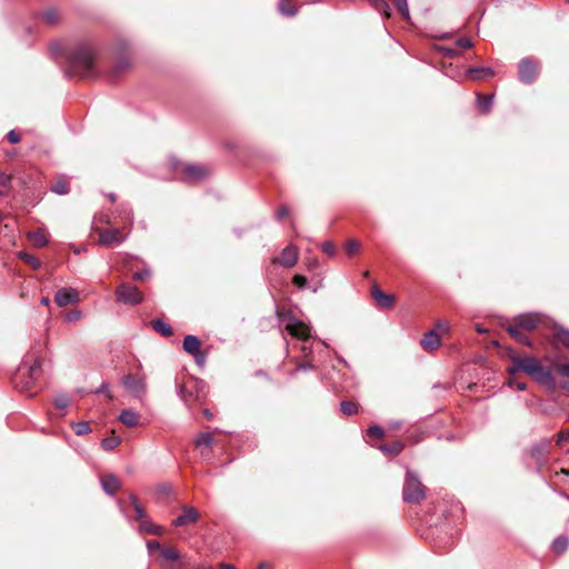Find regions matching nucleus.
I'll return each instance as SVG.
<instances>
[{
	"label": "nucleus",
	"mask_w": 569,
	"mask_h": 569,
	"mask_svg": "<svg viewBox=\"0 0 569 569\" xmlns=\"http://www.w3.org/2000/svg\"><path fill=\"white\" fill-rule=\"evenodd\" d=\"M199 517L200 515L194 508L183 507L182 515H180L177 519L173 520V525L176 527H181L189 523H194L198 521Z\"/></svg>",
	"instance_id": "9b49d317"
},
{
	"label": "nucleus",
	"mask_w": 569,
	"mask_h": 569,
	"mask_svg": "<svg viewBox=\"0 0 569 569\" xmlns=\"http://www.w3.org/2000/svg\"><path fill=\"white\" fill-rule=\"evenodd\" d=\"M569 440V430L559 433V442Z\"/></svg>",
	"instance_id": "5fc2aeb1"
},
{
	"label": "nucleus",
	"mask_w": 569,
	"mask_h": 569,
	"mask_svg": "<svg viewBox=\"0 0 569 569\" xmlns=\"http://www.w3.org/2000/svg\"><path fill=\"white\" fill-rule=\"evenodd\" d=\"M150 278V271L149 270H143L141 272H136L133 274V279L137 280V281H143L146 279Z\"/></svg>",
	"instance_id": "09e8293b"
},
{
	"label": "nucleus",
	"mask_w": 569,
	"mask_h": 569,
	"mask_svg": "<svg viewBox=\"0 0 569 569\" xmlns=\"http://www.w3.org/2000/svg\"><path fill=\"white\" fill-rule=\"evenodd\" d=\"M476 329H477V331H478V332H485V331H486V330H485V329H482L480 326H477V328H476Z\"/></svg>",
	"instance_id": "680f3d73"
},
{
	"label": "nucleus",
	"mask_w": 569,
	"mask_h": 569,
	"mask_svg": "<svg viewBox=\"0 0 569 569\" xmlns=\"http://www.w3.org/2000/svg\"><path fill=\"white\" fill-rule=\"evenodd\" d=\"M548 445H549L548 440H545L538 445H535L530 450L531 456L533 458H536L537 460H541L545 456V451H546V448Z\"/></svg>",
	"instance_id": "a878e982"
},
{
	"label": "nucleus",
	"mask_w": 569,
	"mask_h": 569,
	"mask_svg": "<svg viewBox=\"0 0 569 569\" xmlns=\"http://www.w3.org/2000/svg\"><path fill=\"white\" fill-rule=\"evenodd\" d=\"M516 368L526 371L528 375L537 379H545L548 377V373L543 371L536 358L527 357L518 359Z\"/></svg>",
	"instance_id": "7ed1b4c3"
},
{
	"label": "nucleus",
	"mask_w": 569,
	"mask_h": 569,
	"mask_svg": "<svg viewBox=\"0 0 569 569\" xmlns=\"http://www.w3.org/2000/svg\"><path fill=\"white\" fill-rule=\"evenodd\" d=\"M147 548H148L149 551L161 550L162 549L161 545L157 540L148 541L147 542Z\"/></svg>",
	"instance_id": "8fccbe9b"
},
{
	"label": "nucleus",
	"mask_w": 569,
	"mask_h": 569,
	"mask_svg": "<svg viewBox=\"0 0 569 569\" xmlns=\"http://www.w3.org/2000/svg\"><path fill=\"white\" fill-rule=\"evenodd\" d=\"M70 426L77 436H83L91 432V427L87 421L71 422Z\"/></svg>",
	"instance_id": "4be33fe9"
},
{
	"label": "nucleus",
	"mask_w": 569,
	"mask_h": 569,
	"mask_svg": "<svg viewBox=\"0 0 569 569\" xmlns=\"http://www.w3.org/2000/svg\"><path fill=\"white\" fill-rule=\"evenodd\" d=\"M367 436L369 438L381 439L385 436V430L381 427L377 426V425L370 426L367 429Z\"/></svg>",
	"instance_id": "c9c22d12"
},
{
	"label": "nucleus",
	"mask_w": 569,
	"mask_h": 569,
	"mask_svg": "<svg viewBox=\"0 0 569 569\" xmlns=\"http://www.w3.org/2000/svg\"><path fill=\"white\" fill-rule=\"evenodd\" d=\"M556 340L569 348V331L560 328L556 332Z\"/></svg>",
	"instance_id": "58836bf2"
},
{
	"label": "nucleus",
	"mask_w": 569,
	"mask_h": 569,
	"mask_svg": "<svg viewBox=\"0 0 569 569\" xmlns=\"http://www.w3.org/2000/svg\"><path fill=\"white\" fill-rule=\"evenodd\" d=\"M519 329L520 328L518 327V323L516 322L515 326H509L507 330L510 333V336L513 337L516 340L525 342L523 337L520 333Z\"/></svg>",
	"instance_id": "79ce46f5"
},
{
	"label": "nucleus",
	"mask_w": 569,
	"mask_h": 569,
	"mask_svg": "<svg viewBox=\"0 0 569 569\" xmlns=\"http://www.w3.org/2000/svg\"><path fill=\"white\" fill-rule=\"evenodd\" d=\"M54 406L58 408V409H66L69 405V399L67 397L66 393H61L60 396H58L54 400Z\"/></svg>",
	"instance_id": "ea45409f"
},
{
	"label": "nucleus",
	"mask_w": 569,
	"mask_h": 569,
	"mask_svg": "<svg viewBox=\"0 0 569 569\" xmlns=\"http://www.w3.org/2000/svg\"><path fill=\"white\" fill-rule=\"evenodd\" d=\"M8 140L11 142V143H17L20 141V136L16 132V131H10L8 133Z\"/></svg>",
	"instance_id": "3c124183"
},
{
	"label": "nucleus",
	"mask_w": 569,
	"mask_h": 569,
	"mask_svg": "<svg viewBox=\"0 0 569 569\" xmlns=\"http://www.w3.org/2000/svg\"><path fill=\"white\" fill-rule=\"evenodd\" d=\"M569 3V0H566Z\"/></svg>",
	"instance_id": "338daca9"
},
{
	"label": "nucleus",
	"mask_w": 569,
	"mask_h": 569,
	"mask_svg": "<svg viewBox=\"0 0 569 569\" xmlns=\"http://www.w3.org/2000/svg\"><path fill=\"white\" fill-rule=\"evenodd\" d=\"M220 568L221 569H237L233 565H230V563H221Z\"/></svg>",
	"instance_id": "13d9d810"
},
{
	"label": "nucleus",
	"mask_w": 569,
	"mask_h": 569,
	"mask_svg": "<svg viewBox=\"0 0 569 569\" xmlns=\"http://www.w3.org/2000/svg\"><path fill=\"white\" fill-rule=\"evenodd\" d=\"M286 330L298 339L306 340L310 337V328L302 321L292 319L286 325Z\"/></svg>",
	"instance_id": "423d86ee"
},
{
	"label": "nucleus",
	"mask_w": 569,
	"mask_h": 569,
	"mask_svg": "<svg viewBox=\"0 0 569 569\" xmlns=\"http://www.w3.org/2000/svg\"><path fill=\"white\" fill-rule=\"evenodd\" d=\"M11 188V177L0 172V196H7Z\"/></svg>",
	"instance_id": "bb28decb"
},
{
	"label": "nucleus",
	"mask_w": 569,
	"mask_h": 569,
	"mask_svg": "<svg viewBox=\"0 0 569 569\" xmlns=\"http://www.w3.org/2000/svg\"><path fill=\"white\" fill-rule=\"evenodd\" d=\"M519 74L522 81L529 82L537 74V66L529 60H522L519 66Z\"/></svg>",
	"instance_id": "f8f14e48"
},
{
	"label": "nucleus",
	"mask_w": 569,
	"mask_h": 569,
	"mask_svg": "<svg viewBox=\"0 0 569 569\" xmlns=\"http://www.w3.org/2000/svg\"><path fill=\"white\" fill-rule=\"evenodd\" d=\"M18 257L22 259L26 263H28L33 269H39L41 266V262L33 256L26 253V252H19Z\"/></svg>",
	"instance_id": "2f4dec72"
},
{
	"label": "nucleus",
	"mask_w": 569,
	"mask_h": 569,
	"mask_svg": "<svg viewBox=\"0 0 569 569\" xmlns=\"http://www.w3.org/2000/svg\"><path fill=\"white\" fill-rule=\"evenodd\" d=\"M52 191L58 194H64L68 192V183L62 180L57 181L52 187Z\"/></svg>",
	"instance_id": "a19ab883"
},
{
	"label": "nucleus",
	"mask_w": 569,
	"mask_h": 569,
	"mask_svg": "<svg viewBox=\"0 0 569 569\" xmlns=\"http://www.w3.org/2000/svg\"><path fill=\"white\" fill-rule=\"evenodd\" d=\"M200 340L194 336H187L183 340V350L192 355L196 361L202 366L204 362V355L200 350Z\"/></svg>",
	"instance_id": "20e7f679"
},
{
	"label": "nucleus",
	"mask_w": 569,
	"mask_h": 569,
	"mask_svg": "<svg viewBox=\"0 0 569 569\" xmlns=\"http://www.w3.org/2000/svg\"><path fill=\"white\" fill-rule=\"evenodd\" d=\"M121 443L120 437H108L102 439L101 447L106 451H110Z\"/></svg>",
	"instance_id": "c756f323"
},
{
	"label": "nucleus",
	"mask_w": 569,
	"mask_h": 569,
	"mask_svg": "<svg viewBox=\"0 0 569 569\" xmlns=\"http://www.w3.org/2000/svg\"><path fill=\"white\" fill-rule=\"evenodd\" d=\"M298 254V248L293 244H290L282 250L279 258H277V262H279L283 267L291 268L297 263Z\"/></svg>",
	"instance_id": "1a4fd4ad"
},
{
	"label": "nucleus",
	"mask_w": 569,
	"mask_h": 569,
	"mask_svg": "<svg viewBox=\"0 0 569 569\" xmlns=\"http://www.w3.org/2000/svg\"><path fill=\"white\" fill-rule=\"evenodd\" d=\"M341 410L345 415L351 416L358 411V406L352 401H342Z\"/></svg>",
	"instance_id": "4c0bfd02"
},
{
	"label": "nucleus",
	"mask_w": 569,
	"mask_h": 569,
	"mask_svg": "<svg viewBox=\"0 0 569 569\" xmlns=\"http://www.w3.org/2000/svg\"><path fill=\"white\" fill-rule=\"evenodd\" d=\"M41 303H42L43 306H48V305L50 303V299H49V298H47V297H46V298H42V299H41Z\"/></svg>",
	"instance_id": "052dcab7"
},
{
	"label": "nucleus",
	"mask_w": 569,
	"mask_h": 569,
	"mask_svg": "<svg viewBox=\"0 0 569 569\" xmlns=\"http://www.w3.org/2000/svg\"><path fill=\"white\" fill-rule=\"evenodd\" d=\"M116 298L121 303L136 306L143 301V293L134 286L122 283L116 290Z\"/></svg>",
	"instance_id": "f03ea898"
},
{
	"label": "nucleus",
	"mask_w": 569,
	"mask_h": 569,
	"mask_svg": "<svg viewBox=\"0 0 569 569\" xmlns=\"http://www.w3.org/2000/svg\"><path fill=\"white\" fill-rule=\"evenodd\" d=\"M403 500L409 503H419L425 499L426 490L420 479L409 469L403 483Z\"/></svg>",
	"instance_id": "f257e3e1"
},
{
	"label": "nucleus",
	"mask_w": 569,
	"mask_h": 569,
	"mask_svg": "<svg viewBox=\"0 0 569 569\" xmlns=\"http://www.w3.org/2000/svg\"><path fill=\"white\" fill-rule=\"evenodd\" d=\"M457 43L461 48H470L472 46V43L469 39H460Z\"/></svg>",
	"instance_id": "864d4df0"
},
{
	"label": "nucleus",
	"mask_w": 569,
	"mask_h": 569,
	"mask_svg": "<svg viewBox=\"0 0 569 569\" xmlns=\"http://www.w3.org/2000/svg\"><path fill=\"white\" fill-rule=\"evenodd\" d=\"M378 11L383 12V14L389 18V6L385 0H368Z\"/></svg>",
	"instance_id": "72a5a7b5"
},
{
	"label": "nucleus",
	"mask_w": 569,
	"mask_h": 569,
	"mask_svg": "<svg viewBox=\"0 0 569 569\" xmlns=\"http://www.w3.org/2000/svg\"><path fill=\"white\" fill-rule=\"evenodd\" d=\"M405 448V445L401 441H395L390 445H381L379 449L387 456H397Z\"/></svg>",
	"instance_id": "6ab92c4d"
},
{
	"label": "nucleus",
	"mask_w": 569,
	"mask_h": 569,
	"mask_svg": "<svg viewBox=\"0 0 569 569\" xmlns=\"http://www.w3.org/2000/svg\"><path fill=\"white\" fill-rule=\"evenodd\" d=\"M395 6L398 8L399 12L403 17L405 20L410 19L409 8L407 4V0H392Z\"/></svg>",
	"instance_id": "473e14b6"
},
{
	"label": "nucleus",
	"mask_w": 569,
	"mask_h": 569,
	"mask_svg": "<svg viewBox=\"0 0 569 569\" xmlns=\"http://www.w3.org/2000/svg\"><path fill=\"white\" fill-rule=\"evenodd\" d=\"M322 250L325 253H327L330 257L335 256V253H336V247L332 242H325L322 244Z\"/></svg>",
	"instance_id": "c03bdc74"
},
{
	"label": "nucleus",
	"mask_w": 569,
	"mask_h": 569,
	"mask_svg": "<svg viewBox=\"0 0 569 569\" xmlns=\"http://www.w3.org/2000/svg\"><path fill=\"white\" fill-rule=\"evenodd\" d=\"M80 300L79 292L72 288H63L57 291L54 302L59 307H66Z\"/></svg>",
	"instance_id": "39448f33"
},
{
	"label": "nucleus",
	"mask_w": 569,
	"mask_h": 569,
	"mask_svg": "<svg viewBox=\"0 0 569 569\" xmlns=\"http://www.w3.org/2000/svg\"><path fill=\"white\" fill-rule=\"evenodd\" d=\"M130 501H131L132 507H133V509H134L136 518H137L138 520H140L141 522H142L143 520H147V519H146V512H144V510H143V508H142L141 503L139 502L138 498H137L136 496H131V497H130Z\"/></svg>",
	"instance_id": "c85d7f7f"
},
{
	"label": "nucleus",
	"mask_w": 569,
	"mask_h": 569,
	"mask_svg": "<svg viewBox=\"0 0 569 569\" xmlns=\"http://www.w3.org/2000/svg\"><path fill=\"white\" fill-rule=\"evenodd\" d=\"M38 367H39V360H38V358H34V359L32 360V363H27V362H24V363L22 365V367H20V369H19V370H20V371H22V370H28V371H30V372L33 375V373L38 370Z\"/></svg>",
	"instance_id": "37998d69"
},
{
	"label": "nucleus",
	"mask_w": 569,
	"mask_h": 569,
	"mask_svg": "<svg viewBox=\"0 0 569 569\" xmlns=\"http://www.w3.org/2000/svg\"><path fill=\"white\" fill-rule=\"evenodd\" d=\"M194 446L197 448H207L210 449L213 446V436L211 432L206 431L201 432L196 439H194Z\"/></svg>",
	"instance_id": "f3484780"
},
{
	"label": "nucleus",
	"mask_w": 569,
	"mask_h": 569,
	"mask_svg": "<svg viewBox=\"0 0 569 569\" xmlns=\"http://www.w3.org/2000/svg\"><path fill=\"white\" fill-rule=\"evenodd\" d=\"M259 569H264V566H263V565H261V566L259 567Z\"/></svg>",
	"instance_id": "0e129e2a"
},
{
	"label": "nucleus",
	"mask_w": 569,
	"mask_h": 569,
	"mask_svg": "<svg viewBox=\"0 0 569 569\" xmlns=\"http://www.w3.org/2000/svg\"><path fill=\"white\" fill-rule=\"evenodd\" d=\"M151 326L156 331L163 336H170L172 333L170 326L161 320H153Z\"/></svg>",
	"instance_id": "7c9ffc66"
},
{
	"label": "nucleus",
	"mask_w": 569,
	"mask_h": 569,
	"mask_svg": "<svg viewBox=\"0 0 569 569\" xmlns=\"http://www.w3.org/2000/svg\"><path fill=\"white\" fill-rule=\"evenodd\" d=\"M401 427V421H395L390 423L391 429H399Z\"/></svg>",
	"instance_id": "4d7b16f0"
},
{
	"label": "nucleus",
	"mask_w": 569,
	"mask_h": 569,
	"mask_svg": "<svg viewBox=\"0 0 569 569\" xmlns=\"http://www.w3.org/2000/svg\"><path fill=\"white\" fill-rule=\"evenodd\" d=\"M293 283L299 287V288H303L307 283V279L306 277L301 276V274H296L292 279Z\"/></svg>",
	"instance_id": "de8ad7c7"
},
{
	"label": "nucleus",
	"mask_w": 569,
	"mask_h": 569,
	"mask_svg": "<svg viewBox=\"0 0 569 569\" xmlns=\"http://www.w3.org/2000/svg\"><path fill=\"white\" fill-rule=\"evenodd\" d=\"M491 103H492V97L491 96H488V97H485V96H481V94L478 96V107L483 112H487L490 109Z\"/></svg>",
	"instance_id": "e433bc0d"
},
{
	"label": "nucleus",
	"mask_w": 569,
	"mask_h": 569,
	"mask_svg": "<svg viewBox=\"0 0 569 569\" xmlns=\"http://www.w3.org/2000/svg\"><path fill=\"white\" fill-rule=\"evenodd\" d=\"M126 234L118 229H106L99 231V243L103 246H111L120 243Z\"/></svg>",
	"instance_id": "0eeeda50"
},
{
	"label": "nucleus",
	"mask_w": 569,
	"mask_h": 569,
	"mask_svg": "<svg viewBox=\"0 0 569 569\" xmlns=\"http://www.w3.org/2000/svg\"><path fill=\"white\" fill-rule=\"evenodd\" d=\"M160 552H161V558L163 559V561L173 562L181 558L180 552L177 549L171 548V547H162Z\"/></svg>",
	"instance_id": "aec40b11"
},
{
	"label": "nucleus",
	"mask_w": 569,
	"mask_h": 569,
	"mask_svg": "<svg viewBox=\"0 0 569 569\" xmlns=\"http://www.w3.org/2000/svg\"><path fill=\"white\" fill-rule=\"evenodd\" d=\"M184 172L189 179L197 180L207 174V169L202 166L190 164L186 167Z\"/></svg>",
	"instance_id": "dca6fc26"
},
{
	"label": "nucleus",
	"mask_w": 569,
	"mask_h": 569,
	"mask_svg": "<svg viewBox=\"0 0 569 569\" xmlns=\"http://www.w3.org/2000/svg\"><path fill=\"white\" fill-rule=\"evenodd\" d=\"M81 62L84 67L91 66V57L88 53H84L83 57H81Z\"/></svg>",
	"instance_id": "603ef678"
},
{
	"label": "nucleus",
	"mask_w": 569,
	"mask_h": 569,
	"mask_svg": "<svg viewBox=\"0 0 569 569\" xmlns=\"http://www.w3.org/2000/svg\"><path fill=\"white\" fill-rule=\"evenodd\" d=\"M203 416L208 419V420H211L213 415L211 413V411L209 409H204L203 410Z\"/></svg>",
	"instance_id": "6e6d98bb"
},
{
	"label": "nucleus",
	"mask_w": 569,
	"mask_h": 569,
	"mask_svg": "<svg viewBox=\"0 0 569 569\" xmlns=\"http://www.w3.org/2000/svg\"><path fill=\"white\" fill-rule=\"evenodd\" d=\"M467 73L472 80H481L492 74L490 69H469Z\"/></svg>",
	"instance_id": "393cba45"
},
{
	"label": "nucleus",
	"mask_w": 569,
	"mask_h": 569,
	"mask_svg": "<svg viewBox=\"0 0 569 569\" xmlns=\"http://www.w3.org/2000/svg\"><path fill=\"white\" fill-rule=\"evenodd\" d=\"M515 321L518 323L519 328L525 330H532L537 327L540 319L538 315L528 313L519 316Z\"/></svg>",
	"instance_id": "ddd939ff"
},
{
	"label": "nucleus",
	"mask_w": 569,
	"mask_h": 569,
	"mask_svg": "<svg viewBox=\"0 0 569 569\" xmlns=\"http://www.w3.org/2000/svg\"><path fill=\"white\" fill-rule=\"evenodd\" d=\"M140 530L149 535H161L162 532L161 527L151 523L149 520H143L140 523Z\"/></svg>",
	"instance_id": "cd10ccee"
},
{
	"label": "nucleus",
	"mask_w": 569,
	"mask_h": 569,
	"mask_svg": "<svg viewBox=\"0 0 569 569\" xmlns=\"http://www.w3.org/2000/svg\"><path fill=\"white\" fill-rule=\"evenodd\" d=\"M278 8L279 11L286 16H295L297 12V8L292 4L291 0H280Z\"/></svg>",
	"instance_id": "412c9836"
},
{
	"label": "nucleus",
	"mask_w": 569,
	"mask_h": 569,
	"mask_svg": "<svg viewBox=\"0 0 569 569\" xmlns=\"http://www.w3.org/2000/svg\"><path fill=\"white\" fill-rule=\"evenodd\" d=\"M286 214H287V210H286V209H280V210L278 211V217H279V218H283Z\"/></svg>",
	"instance_id": "bf43d9fd"
},
{
	"label": "nucleus",
	"mask_w": 569,
	"mask_h": 569,
	"mask_svg": "<svg viewBox=\"0 0 569 569\" xmlns=\"http://www.w3.org/2000/svg\"><path fill=\"white\" fill-rule=\"evenodd\" d=\"M371 296L376 303L381 308L388 309L391 308L395 303V296L382 292L377 284L372 286Z\"/></svg>",
	"instance_id": "9d476101"
},
{
	"label": "nucleus",
	"mask_w": 569,
	"mask_h": 569,
	"mask_svg": "<svg viewBox=\"0 0 569 569\" xmlns=\"http://www.w3.org/2000/svg\"><path fill=\"white\" fill-rule=\"evenodd\" d=\"M420 345L425 351H428V352L436 351L441 346L440 333L436 332V330L427 331L422 336Z\"/></svg>",
	"instance_id": "6e6552de"
},
{
	"label": "nucleus",
	"mask_w": 569,
	"mask_h": 569,
	"mask_svg": "<svg viewBox=\"0 0 569 569\" xmlns=\"http://www.w3.org/2000/svg\"><path fill=\"white\" fill-rule=\"evenodd\" d=\"M556 370L563 377H569V362L556 365Z\"/></svg>",
	"instance_id": "49530a36"
},
{
	"label": "nucleus",
	"mask_w": 569,
	"mask_h": 569,
	"mask_svg": "<svg viewBox=\"0 0 569 569\" xmlns=\"http://www.w3.org/2000/svg\"><path fill=\"white\" fill-rule=\"evenodd\" d=\"M568 546H569V540L567 537L565 536H559L557 537L553 542H552V549L557 552V553H562L565 552L567 549H568Z\"/></svg>",
	"instance_id": "5701e85b"
},
{
	"label": "nucleus",
	"mask_w": 569,
	"mask_h": 569,
	"mask_svg": "<svg viewBox=\"0 0 569 569\" xmlns=\"http://www.w3.org/2000/svg\"><path fill=\"white\" fill-rule=\"evenodd\" d=\"M28 238L34 247H43L48 242L47 234L43 230H37L28 233Z\"/></svg>",
	"instance_id": "a211bd4d"
},
{
	"label": "nucleus",
	"mask_w": 569,
	"mask_h": 569,
	"mask_svg": "<svg viewBox=\"0 0 569 569\" xmlns=\"http://www.w3.org/2000/svg\"><path fill=\"white\" fill-rule=\"evenodd\" d=\"M361 243L356 239L347 240L345 244V250L348 256L353 257L360 252Z\"/></svg>",
	"instance_id": "b1692460"
},
{
	"label": "nucleus",
	"mask_w": 569,
	"mask_h": 569,
	"mask_svg": "<svg viewBox=\"0 0 569 569\" xmlns=\"http://www.w3.org/2000/svg\"><path fill=\"white\" fill-rule=\"evenodd\" d=\"M517 387H518V389H523V388H525V386H523V385H521V383H518V386H517Z\"/></svg>",
	"instance_id": "e2e57ef3"
},
{
	"label": "nucleus",
	"mask_w": 569,
	"mask_h": 569,
	"mask_svg": "<svg viewBox=\"0 0 569 569\" xmlns=\"http://www.w3.org/2000/svg\"><path fill=\"white\" fill-rule=\"evenodd\" d=\"M82 317L81 311L79 310H71L67 313L66 319L68 321H77Z\"/></svg>",
	"instance_id": "a18cd8bd"
},
{
	"label": "nucleus",
	"mask_w": 569,
	"mask_h": 569,
	"mask_svg": "<svg viewBox=\"0 0 569 569\" xmlns=\"http://www.w3.org/2000/svg\"><path fill=\"white\" fill-rule=\"evenodd\" d=\"M166 569H173L172 567H166Z\"/></svg>",
	"instance_id": "69168bd1"
},
{
	"label": "nucleus",
	"mask_w": 569,
	"mask_h": 569,
	"mask_svg": "<svg viewBox=\"0 0 569 569\" xmlns=\"http://www.w3.org/2000/svg\"><path fill=\"white\" fill-rule=\"evenodd\" d=\"M101 486L108 495L112 496L119 490L120 481L114 475H107L101 478Z\"/></svg>",
	"instance_id": "4468645a"
},
{
	"label": "nucleus",
	"mask_w": 569,
	"mask_h": 569,
	"mask_svg": "<svg viewBox=\"0 0 569 569\" xmlns=\"http://www.w3.org/2000/svg\"><path fill=\"white\" fill-rule=\"evenodd\" d=\"M139 413L131 409L123 410L119 416V420L128 427L137 426L139 422Z\"/></svg>",
	"instance_id": "2eb2a0df"
},
{
	"label": "nucleus",
	"mask_w": 569,
	"mask_h": 569,
	"mask_svg": "<svg viewBox=\"0 0 569 569\" xmlns=\"http://www.w3.org/2000/svg\"><path fill=\"white\" fill-rule=\"evenodd\" d=\"M432 330H436V332L440 333V338L442 339L443 336L448 335L450 331V325L446 320L438 321Z\"/></svg>",
	"instance_id": "f704fd0d"
}]
</instances>
